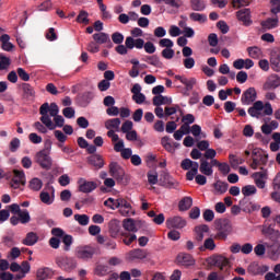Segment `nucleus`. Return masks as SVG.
<instances>
[{
	"instance_id": "obj_29",
	"label": "nucleus",
	"mask_w": 280,
	"mask_h": 280,
	"mask_svg": "<svg viewBox=\"0 0 280 280\" xmlns=\"http://www.w3.org/2000/svg\"><path fill=\"white\" fill-rule=\"evenodd\" d=\"M194 205V199L191 197H184L178 203L179 211H189Z\"/></svg>"
},
{
	"instance_id": "obj_46",
	"label": "nucleus",
	"mask_w": 280,
	"mask_h": 280,
	"mask_svg": "<svg viewBox=\"0 0 280 280\" xmlns=\"http://www.w3.org/2000/svg\"><path fill=\"white\" fill-rule=\"evenodd\" d=\"M247 52L249 58H254V59L261 58V48L257 46L248 47Z\"/></svg>"
},
{
	"instance_id": "obj_47",
	"label": "nucleus",
	"mask_w": 280,
	"mask_h": 280,
	"mask_svg": "<svg viewBox=\"0 0 280 280\" xmlns=\"http://www.w3.org/2000/svg\"><path fill=\"white\" fill-rule=\"evenodd\" d=\"M39 199L44 205H54V195H49L47 191H42L39 194Z\"/></svg>"
},
{
	"instance_id": "obj_12",
	"label": "nucleus",
	"mask_w": 280,
	"mask_h": 280,
	"mask_svg": "<svg viewBox=\"0 0 280 280\" xmlns=\"http://www.w3.org/2000/svg\"><path fill=\"white\" fill-rule=\"evenodd\" d=\"M78 185L79 191L82 194H91V191H95V189H97V184L95 182H89L84 178H79Z\"/></svg>"
},
{
	"instance_id": "obj_28",
	"label": "nucleus",
	"mask_w": 280,
	"mask_h": 280,
	"mask_svg": "<svg viewBox=\"0 0 280 280\" xmlns=\"http://www.w3.org/2000/svg\"><path fill=\"white\" fill-rule=\"evenodd\" d=\"M0 43L3 51H12L14 49V44L10 43V35L8 34L0 36Z\"/></svg>"
},
{
	"instance_id": "obj_40",
	"label": "nucleus",
	"mask_w": 280,
	"mask_h": 280,
	"mask_svg": "<svg viewBox=\"0 0 280 280\" xmlns=\"http://www.w3.org/2000/svg\"><path fill=\"white\" fill-rule=\"evenodd\" d=\"M122 242L126 246H130L132 242H137V235L130 232L121 233Z\"/></svg>"
},
{
	"instance_id": "obj_50",
	"label": "nucleus",
	"mask_w": 280,
	"mask_h": 280,
	"mask_svg": "<svg viewBox=\"0 0 280 280\" xmlns=\"http://www.w3.org/2000/svg\"><path fill=\"white\" fill-rule=\"evenodd\" d=\"M198 167H199V164L198 163H195L194 166L190 168V171H188L186 173V178L188 180H194V178L196 176H198Z\"/></svg>"
},
{
	"instance_id": "obj_43",
	"label": "nucleus",
	"mask_w": 280,
	"mask_h": 280,
	"mask_svg": "<svg viewBox=\"0 0 280 280\" xmlns=\"http://www.w3.org/2000/svg\"><path fill=\"white\" fill-rule=\"evenodd\" d=\"M261 154H264V152L259 149H254L252 151V160H253V162L250 163L252 170H257V159H259Z\"/></svg>"
},
{
	"instance_id": "obj_2",
	"label": "nucleus",
	"mask_w": 280,
	"mask_h": 280,
	"mask_svg": "<svg viewBox=\"0 0 280 280\" xmlns=\"http://www.w3.org/2000/svg\"><path fill=\"white\" fill-rule=\"evenodd\" d=\"M215 230L214 240L226 242L229 235L233 233V224H231V220L229 219H218L215 221Z\"/></svg>"
},
{
	"instance_id": "obj_17",
	"label": "nucleus",
	"mask_w": 280,
	"mask_h": 280,
	"mask_svg": "<svg viewBox=\"0 0 280 280\" xmlns=\"http://www.w3.org/2000/svg\"><path fill=\"white\" fill-rule=\"evenodd\" d=\"M252 178L258 189H264L266 187V180H268V172L262 171L253 173Z\"/></svg>"
},
{
	"instance_id": "obj_14",
	"label": "nucleus",
	"mask_w": 280,
	"mask_h": 280,
	"mask_svg": "<svg viewBox=\"0 0 280 280\" xmlns=\"http://www.w3.org/2000/svg\"><path fill=\"white\" fill-rule=\"evenodd\" d=\"M211 264L212 266H215V268H219L221 272H224V270H229V265L231 264V261L229 260V258L222 255H218L212 257Z\"/></svg>"
},
{
	"instance_id": "obj_41",
	"label": "nucleus",
	"mask_w": 280,
	"mask_h": 280,
	"mask_svg": "<svg viewBox=\"0 0 280 280\" xmlns=\"http://www.w3.org/2000/svg\"><path fill=\"white\" fill-rule=\"evenodd\" d=\"M74 220L80 226H89V222H91V218L88 214H74Z\"/></svg>"
},
{
	"instance_id": "obj_51",
	"label": "nucleus",
	"mask_w": 280,
	"mask_h": 280,
	"mask_svg": "<svg viewBox=\"0 0 280 280\" xmlns=\"http://www.w3.org/2000/svg\"><path fill=\"white\" fill-rule=\"evenodd\" d=\"M77 23H83V25H89V12L80 11L77 16Z\"/></svg>"
},
{
	"instance_id": "obj_18",
	"label": "nucleus",
	"mask_w": 280,
	"mask_h": 280,
	"mask_svg": "<svg viewBox=\"0 0 280 280\" xmlns=\"http://www.w3.org/2000/svg\"><path fill=\"white\" fill-rule=\"evenodd\" d=\"M280 86V77L278 74H271L262 85L264 91H275Z\"/></svg>"
},
{
	"instance_id": "obj_25",
	"label": "nucleus",
	"mask_w": 280,
	"mask_h": 280,
	"mask_svg": "<svg viewBox=\"0 0 280 280\" xmlns=\"http://www.w3.org/2000/svg\"><path fill=\"white\" fill-rule=\"evenodd\" d=\"M93 97H95V94L93 92H84L83 94L79 95L78 100L80 106L85 108V106H89L91 102H93Z\"/></svg>"
},
{
	"instance_id": "obj_30",
	"label": "nucleus",
	"mask_w": 280,
	"mask_h": 280,
	"mask_svg": "<svg viewBox=\"0 0 280 280\" xmlns=\"http://www.w3.org/2000/svg\"><path fill=\"white\" fill-rule=\"evenodd\" d=\"M213 187H214L215 194H219L220 196L229 191V183L222 182L220 179L213 184Z\"/></svg>"
},
{
	"instance_id": "obj_37",
	"label": "nucleus",
	"mask_w": 280,
	"mask_h": 280,
	"mask_svg": "<svg viewBox=\"0 0 280 280\" xmlns=\"http://www.w3.org/2000/svg\"><path fill=\"white\" fill-rule=\"evenodd\" d=\"M190 8L195 12H202L207 8V4L202 0H190Z\"/></svg>"
},
{
	"instance_id": "obj_35",
	"label": "nucleus",
	"mask_w": 280,
	"mask_h": 280,
	"mask_svg": "<svg viewBox=\"0 0 280 280\" xmlns=\"http://www.w3.org/2000/svg\"><path fill=\"white\" fill-rule=\"evenodd\" d=\"M165 104H172V98L163 95H156L153 97V106H163Z\"/></svg>"
},
{
	"instance_id": "obj_21",
	"label": "nucleus",
	"mask_w": 280,
	"mask_h": 280,
	"mask_svg": "<svg viewBox=\"0 0 280 280\" xmlns=\"http://www.w3.org/2000/svg\"><path fill=\"white\" fill-rule=\"evenodd\" d=\"M121 230V225L119 224V221L117 219H113L108 223V232L110 237L114 240L118 237L119 231Z\"/></svg>"
},
{
	"instance_id": "obj_3",
	"label": "nucleus",
	"mask_w": 280,
	"mask_h": 280,
	"mask_svg": "<svg viewBox=\"0 0 280 280\" xmlns=\"http://www.w3.org/2000/svg\"><path fill=\"white\" fill-rule=\"evenodd\" d=\"M264 110V115H272V105L270 103H266L264 105V102L256 101L252 107L247 109V113L250 117H255L256 119H259L261 117V112Z\"/></svg>"
},
{
	"instance_id": "obj_64",
	"label": "nucleus",
	"mask_w": 280,
	"mask_h": 280,
	"mask_svg": "<svg viewBox=\"0 0 280 280\" xmlns=\"http://www.w3.org/2000/svg\"><path fill=\"white\" fill-rule=\"evenodd\" d=\"M160 47H165V49H170L174 47V42L170 38H163L159 42Z\"/></svg>"
},
{
	"instance_id": "obj_10",
	"label": "nucleus",
	"mask_w": 280,
	"mask_h": 280,
	"mask_svg": "<svg viewBox=\"0 0 280 280\" xmlns=\"http://www.w3.org/2000/svg\"><path fill=\"white\" fill-rule=\"evenodd\" d=\"M257 101V90L255 88H248L245 92H243L241 102L243 106H250V104H255Z\"/></svg>"
},
{
	"instance_id": "obj_1",
	"label": "nucleus",
	"mask_w": 280,
	"mask_h": 280,
	"mask_svg": "<svg viewBox=\"0 0 280 280\" xmlns=\"http://www.w3.org/2000/svg\"><path fill=\"white\" fill-rule=\"evenodd\" d=\"M127 49H144L145 54H154L156 51V46L154 43L143 40V38L135 39L132 36L126 37Z\"/></svg>"
},
{
	"instance_id": "obj_45",
	"label": "nucleus",
	"mask_w": 280,
	"mask_h": 280,
	"mask_svg": "<svg viewBox=\"0 0 280 280\" xmlns=\"http://www.w3.org/2000/svg\"><path fill=\"white\" fill-rule=\"evenodd\" d=\"M18 218H20L21 224H28V222L32 221V217H30V211H27V209L22 210L18 214Z\"/></svg>"
},
{
	"instance_id": "obj_8",
	"label": "nucleus",
	"mask_w": 280,
	"mask_h": 280,
	"mask_svg": "<svg viewBox=\"0 0 280 280\" xmlns=\"http://www.w3.org/2000/svg\"><path fill=\"white\" fill-rule=\"evenodd\" d=\"M109 174L115 178L118 183H124V178L126 176V171H124V167L118 165L117 162H112L109 164Z\"/></svg>"
},
{
	"instance_id": "obj_56",
	"label": "nucleus",
	"mask_w": 280,
	"mask_h": 280,
	"mask_svg": "<svg viewBox=\"0 0 280 280\" xmlns=\"http://www.w3.org/2000/svg\"><path fill=\"white\" fill-rule=\"evenodd\" d=\"M16 73L20 78V80H23V82H30V73L25 71L23 68H18Z\"/></svg>"
},
{
	"instance_id": "obj_58",
	"label": "nucleus",
	"mask_w": 280,
	"mask_h": 280,
	"mask_svg": "<svg viewBox=\"0 0 280 280\" xmlns=\"http://www.w3.org/2000/svg\"><path fill=\"white\" fill-rule=\"evenodd\" d=\"M270 253H271L272 259L280 257V243H276V244L271 245Z\"/></svg>"
},
{
	"instance_id": "obj_62",
	"label": "nucleus",
	"mask_w": 280,
	"mask_h": 280,
	"mask_svg": "<svg viewBox=\"0 0 280 280\" xmlns=\"http://www.w3.org/2000/svg\"><path fill=\"white\" fill-rule=\"evenodd\" d=\"M271 3V14H279L280 12V0H270Z\"/></svg>"
},
{
	"instance_id": "obj_49",
	"label": "nucleus",
	"mask_w": 280,
	"mask_h": 280,
	"mask_svg": "<svg viewBox=\"0 0 280 280\" xmlns=\"http://www.w3.org/2000/svg\"><path fill=\"white\" fill-rule=\"evenodd\" d=\"M11 65L10 58L5 57V55L0 54V71H5Z\"/></svg>"
},
{
	"instance_id": "obj_53",
	"label": "nucleus",
	"mask_w": 280,
	"mask_h": 280,
	"mask_svg": "<svg viewBox=\"0 0 280 280\" xmlns=\"http://www.w3.org/2000/svg\"><path fill=\"white\" fill-rule=\"evenodd\" d=\"M62 242L65 244L63 250H71V245L73 244V236L66 234L62 237Z\"/></svg>"
},
{
	"instance_id": "obj_33",
	"label": "nucleus",
	"mask_w": 280,
	"mask_h": 280,
	"mask_svg": "<svg viewBox=\"0 0 280 280\" xmlns=\"http://www.w3.org/2000/svg\"><path fill=\"white\" fill-rule=\"evenodd\" d=\"M178 264H182V266H194V257L189 254H179L177 256Z\"/></svg>"
},
{
	"instance_id": "obj_15",
	"label": "nucleus",
	"mask_w": 280,
	"mask_h": 280,
	"mask_svg": "<svg viewBox=\"0 0 280 280\" xmlns=\"http://www.w3.org/2000/svg\"><path fill=\"white\" fill-rule=\"evenodd\" d=\"M269 62L273 71L276 72L280 71V48L279 47L271 49Z\"/></svg>"
},
{
	"instance_id": "obj_42",
	"label": "nucleus",
	"mask_w": 280,
	"mask_h": 280,
	"mask_svg": "<svg viewBox=\"0 0 280 280\" xmlns=\"http://www.w3.org/2000/svg\"><path fill=\"white\" fill-rule=\"evenodd\" d=\"M242 194L245 198H248V196H255V194H257V187H255V185H246L242 188Z\"/></svg>"
},
{
	"instance_id": "obj_61",
	"label": "nucleus",
	"mask_w": 280,
	"mask_h": 280,
	"mask_svg": "<svg viewBox=\"0 0 280 280\" xmlns=\"http://www.w3.org/2000/svg\"><path fill=\"white\" fill-rule=\"evenodd\" d=\"M88 51H90V54H97L100 51V45L94 40V42H90L86 46Z\"/></svg>"
},
{
	"instance_id": "obj_63",
	"label": "nucleus",
	"mask_w": 280,
	"mask_h": 280,
	"mask_svg": "<svg viewBox=\"0 0 280 280\" xmlns=\"http://www.w3.org/2000/svg\"><path fill=\"white\" fill-rule=\"evenodd\" d=\"M174 49L172 48H164L162 50V58H165V60H172L174 58Z\"/></svg>"
},
{
	"instance_id": "obj_36",
	"label": "nucleus",
	"mask_w": 280,
	"mask_h": 280,
	"mask_svg": "<svg viewBox=\"0 0 280 280\" xmlns=\"http://www.w3.org/2000/svg\"><path fill=\"white\" fill-rule=\"evenodd\" d=\"M199 250H215V241L212 237L206 238L203 245L199 247Z\"/></svg>"
},
{
	"instance_id": "obj_26",
	"label": "nucleus",
	"mask_w": 280,
	"mask_h": 280,
	"mask_svg": "<svg viewBox=\"0 0 280 280\" xmlns=\"http://www.w3.org/2000/svg\"><path fill=\"white\" fill-rule=\"evenodd\" d=\"M262 30H275L276 27H279V18H268L267 20L262 21L260 23Z\"/></svg>"
},
{
	"instance_id": "obj_44",
	"label": "nucleus",
	"mask_w": 280,
	"mask_h": 280,
	"mask_svg": "<svg viewBox=\"0 0 280 280\" xmlns=\"http://www.w3.org/2000/svg\"><path fill=\"white\" fill-rule=\"evenodd\" d=\"M28 187L33 191H40V189H43V180L35 177V178L31 179Z\"/></svg>"
},
{
	"instance_id": "obj_11",
	"label": "nucleus",
	"mask_w": 280,
	"mask_h": 280,
	"mask_svg": "<svg viewBox=\"0 0 280 280\" xmlns=\"http://www.w3.org/2000/svg\"><path fill=\"white\" fill-rule=\"evenodd\" d=\"M166 229H185L187 226V220H185L183 217H171L166 219Z\"/></svg>"
},
{
	"instance_id": "obj_54",
	"label": "nucleus",
	"mask_w": 280,
	"mask_h": 280,
	"mask_svg": "<svg viewBox=\"0 0 280 280\" xmlns=\"http://www.w3.org/2000/svg\"><path fill=\"white\" fill-rule=\"evenodd\" d=\"M218 170H219V172H221V174L223 176H228V174H231V166L226 162H221L219 164V168Z\"/></svg>"
},
{
	"instance_id": "obj_39",
	"label": "nucleus",
	"mask_w": 280,
	"mask_h": 280,
	"mask_svg": "<svg viewBox=\"0 0 280 280\" xmlns=\"http://www.w3.org/2000/svg\"><path fill=\"white\" fill-rule=\"evenodd\" d=\"M122 226L125 231H129V233H137V225L135 224V219L124 220Z\"/></svg>"
},
{
	"instance_id": "obj_59",
	"label": "nucleus",
	"mask_w": 280,
	"mask_h": 280,
	"mask_svg": "<svg viewBox=\"0 0 280 280\" xmlns=\"http://www.w3.org/2000/svg\"><path fill=\"white\" fill-rule=\"evenodd\" d=\"M62 115L67 119H73V117H75V109H73V107H66L62 109Z\"/></svg>"
},
{
	"instance_id": "obj_34",
	"label": "nucleus",
	"mask_w": 280,
	"mask_h": 280,
	"mask_svg": "<svg viewBox=\"0 0 280 280\" xmlns=\"http://www.w3.org/2000/svg\"><path fill=\"white\" fill-rule=\"evenodd\" d=\"M38 242V235L34 232H30L26 234V237L23 240L22 244L24 246H34Z\"/></svg>"
},
{
	"instance_id": "obj_27",
	"label": "nucleus",
	"mask_w": 280,
	"mask_h": 280,
	"mask_svg": "<svg viewBox=\"0 0 280 280\" xmlns=\"http://www.w3.org/2000/svg\"><path fill=\"white\" fill-rule=\"evenodd\" d=\"M93 40L98 45H106V43H109L110 47H113V44L110 43V36H108L106 33H95L93 35Z\"/></svg>"
},
{
	"instance_id": "obj_13",
	"label": "nucleus",
	"mask_w": 280,
	"mask_h": 280,
	"mask_svg": "<svg viewBox=\"0 0 280 280\" xmlns=\"http://www.w3.org/2000/svg\"><path fill=\"white\" fill-rule=\"evenodd\" d=\"M236 19L245 26L250 27L253 20H250V9H241L236 12Z\"/></svg>"
},
{
	"instance_id": "obj_60",
	"label": "nucleus",
	"mask_w": 280,
	"mask_h": 280,
	"mask_svg": "<svg viewBox=\"0 0 280 280\" xmlns=\"http://www.w3.org/2000/svg\"><path fill=\"white\" fill-rule=\"evenodd\" d=\"M112 40L115 45H121V43H124V34L119 33V32H115L112 35Z\"/></svg>"
},
{
	"instance_id": "obj_9",
	"label": "nucleus",
	"mask_w": 280,
	"mask_h": 280,
	"mask_svg": "<svg viewBox=\"0 0 280 280\" xmlns=\"http://www.w3.org/2000/svg\"><path fill=\"white\" fill-rule=\"evenodd\" d=\"M25 183H26L25 172L19 171V170H13V177L10 182V187L12 189H19V187H21V185L24 187Z\"/></svg>"
},
{
	"instance_id": "obj_31",
	"label": "nucleus",
	"mask_w": 280,
	"mask_h": 280,
	"mask_svg": "<svg viewBox=\"0 0 280 280\" xmlns=\"http://www.w3.org/2000/svg\"><path fill=\"white\" fill-rule=\"evenodd\" d=\"M129 257L132 260L145 259L148 257V250L141 249V248L133 249V250L129 252Z\"/></svg>"
},
{
	"instance_id": "obj_5",
	"label": "nucleus",
	"mask_w": 280,
	"mask_h": 280,
	"mask_svg": "<svg viewBox=\"0 0 280 280\" xmlns=\"http://www.w3.org/2000/svg\"><path fill=\"white\" fill-rule=\"evenodd\" d=\"M49 103H44L39 107V114L42 117L39 118L42 124L48 128V130H56V125H54V121H51V116H49Z\"/></svg>"
},
{
	"instance_id": "obj_6",
	"label": "nucleus",
	"mask_w": 280,
	"mask_h": 280,
	"mask_svg": "<svg viewBox=\"0 0 280 280\" xmlns=\"http://www.w3.org/2000/svg\"><path fill=\"white\" fill-rule=\"evenodd\" d=\"M36 163H38V165L43 170H51L54 161L51 160V156H49V153L46 150H42L36 154Z\"/></svg>"
},
{
	"instance_id": "obj_38",
	"label": "nucleus",
	"mask_w": 280,
	"mask_h": 280,
	"mask_svg": "<svg viewBox=\"0 0 280 280\" xmlns=\"http://www.w3.org/2000/svg\"><path fill=\"white\" fill-rule=\"evenodd\" d=\"M189 19L190 21H194L195 23H207V14L205 13H196V12H192L189 14Z\"/></svg>"
},
{
	"instance_id": "obj_22",
	"label": "nucleus",
	"mask_w": 280,
	"mask_h": 280,
	"mask_svg": "<svg viewBox=\"0 0 280 280\" xmlns=\"http://www.w3.org/2000/svg\"><path fill=\"white\" fill-rule=\"evenodd\" d=\"M198 170L201 174H203V176H213V168L209 161H207L206 159H200Z\"/></svg>"
},
{
	"instance_id": "obj_57",
	"label": "nucleus",
	"mask_w": 280,
	"mask_h": 280,
	"mask_svg": "<svg viewBox=\"0 0 280 280\" xmlns=\"http://www.w3.org/2000/svg\"><path fill=\"white\" fill-rule=\"evenodd\" d=\"M21 148V140L19 138H13L9 144L10 152H16Z\"/></svg>"
},
{
	"instance_id": "obj_48",
	"label": "nucleus",
	"mask_w": 280,
	"mask_h": 280,
	"mask_svg": "<svg viewBox=\"0 0 280 280\" xmlns=\"http://www.w3.org/2000/svg\"><path fill=\"white\" fill-rule=\"evenodd\" d=\"M104 206L108 207V209H113V211H115V209H119V198L114 199V198L109 197L107 200L104 201Z\"/></svg>"
},
{
	"instance_id": "obj_19",
	"label": "nucleus",
	"mask_w": 280,
	"mask_h": 280,
	"mask_svg": "<svg viewBox=\"0 0 280 280\" xmlns=\"http://www.w3.org/2000/svg\"><path fill=\"white\" fill-rule=\"evenodd\" d=\"M160 185L162 187H166L167 189H176V187H178V182L173 180L170 174L164 173L160 178Z\"/></svg>"
},
{
	"instance_id": "obj_55",
	"label": "nucleus",
	"mask_w": 280,
	"mask_h": 280,
	"mask_svg": "<svg viewBox=\"0 0 280 280\" xmlns=\"http://www.w3.org/2000/svg\"><path fill=\"white\" fill-rule=\"evenodd\" d=\"M196 163H198V162H194L190 159H185L182 161L180 167H182V170H185V171L192 170V167H194V165H196Z\"/></svg>"
},
{
	"instance_id": "obj_16",
	"label": "nucleus",
	"mask_w": 280,
	"mask_h": 280,
	"mask_svg": "<svg viewBox=\"0 0 280 280\" xmlns=\"http://www.w3.org/2000/svg\"><path fill=\"white\" fill-rule=\"evenodd\" d=\"M22 97L23 100H26L27 102H34V97H36V91L34 90V86L30 83H22Z\"/></svg>"
},
{
	"instance_id": "obj_4",
	"label": "nucleus",
	"mask_w": 280,
	"mask_h": 280,
	"mask_svg": "<svg viewBox=\"0 0 280 280\" xmlns=\"http://www.w3.org/2000/svg\"><path fill=\"white\" fill-rule=\"evenodd\" d=\"M97 255V247L93 245H80L74 249V256L81 261H91Z\"/></svg>"
},
{
	"instance_id": "obj_7",
	"label": "nucleus",
	"mask_w": 280,
	"mask_h": 280,
	"mask_svg": "<svg viewBox=\"0 0 280 280\" xmlns=\"http://www.w3.org/2000/svg\"><path fill=\"white\" fill-rule=\"evenodd\" d=\"M55 261L65 272H71L75 268V261L71 257H57Z\"/></svg>"
},
{
	"instance_id": "obj_32",
	"label": "nucleus",
	"mask_w": 280,
	"mask_h": 280,
	"mask_svg": "<svg viewBox=\"0 0 280 280\" xmlns=\"http://www.w3.org/2000/svg\"><path fill=\"white\" fill-rule=\"evenodd\" d=\"M119 126H121V119L119 118H112L105 121V128L107 130H116L119 132Z\"/></svg>"
},
{
	"instance_id": "obj_52",
	"label": "nucleus",
	"mask_w": 280,
	"mask_h": 280,
	"mask_svg": "<svg viewBox=\"0 0 280 280\" xmlns=\"http://www.w3.org/2000/svg\"><path fill=\"white\" fill-rule=\"evenodd\" d=\"M144 62H148V65H152V67H161V60L156 55L147 57Z\"/></svg>"
},
{
	"instance_id": "obj_23",
	"label": "nucleus",
	"mask_w": 280,
	"mask_h": 280,
	"mask_svg": "<svg viewBox=\"0 0 280 280\" xmlns=\"http://www.w3.org/2000/svg\"><path fill=\"white\" fill-rule=\"evenodd\" d=\"M55 275L54 269L49 267L39 268L36 273L37 280H47L51 279Z\"/></svg>"
},
{
	"instance_id": "obj_20",
	"label": "nucleus",
	"mask_w": 280,
	"mask_h": 280,
	"mask_svg": "<svg viewBox=\"0 0 280 280\" xmlns=\"http://www.w3.org/2000/svg\"><path fill=\"white\" fill-rule=\"evenodd\" d=\"M88 163L95 170H102V167H104V158L100 154H93L88 158Z\"/></svg>"
},
{
	"instance_id": "obj_24",
	"label": "nucleus",
	"mask_w": 280,
	"mask_h": 280,
	"mask_svg": "<svg viewBox=\"0 0 280 280\" xmlns=\"http://www.w3.org/2000/svg\"><path fill=\"white\" fill-rule=\"evenodd\" d=\"M205 233H209V225L201 224L195 228V240L200 243L205 240Z\"/></svg>"
}]
</instances>
